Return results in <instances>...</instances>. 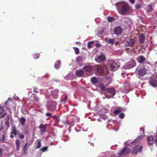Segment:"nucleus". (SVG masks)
Returning a JSON list of instances; mask_svg holds the SVG:
<instances>
[{"mask_svg":"<svg viewBox=\"0 0 157 157\" xmlns=\"http://www.w3.org/2000/svg\"><path fill=\"white\" fill-rule=\"evenodd\" d=\"M121 9L120 10V13L122 15H125L128 14V12L130 10V7L127 3L121 4Z\"/></svg>","mask_w":157,"mask_h":157,"instance_id":"nucleus-1","label":"nucleus"},{"mask_svg":"<svg viewBox=\"0 0 157 157\" xmlns=\"http://www.w3.org/2000/svg\"><path fill=\"white\" fill-rule=\"evenodd\" d=\"M110 70L114 71L118 69L120 66L119 63L118 61L112 60L111 63H110Z\"/></svg>","mask_w":157,"mask_h":157,"instance_id":"nucleus-2","label":"nucleus"},{"mask_svg":"<svg viewBox=\"0 0 157 157\" xmlns=\"http://www.w3.org/2000/svg\"><path fill=\"white\" fill-rule=\"evenodd\" d=\"M136 40L135 38L129 37L126 41V45L127 46L132 47L134 45Z\"/></svg>","mask_w":157,"mask_h":157,"instance_id":"nucleus-3","label":"nucleus"},{"mask_svg":"<svg viewBox=\"0 0 157 157\" xmlns=\"http://www.w3.org/2000/svg\"><path fill=\"white\" fill-rule=\"evenodd\" d=\"M130 152V149L127 147H124L121 149L120 152H118V155L121 156L122 155H126Z\"/></svg>","mask_w":157,"mask_h":157,"instance_id":"nucleus-4","label":"nucleus"},{"mask_svg":"<svg viewBox=\"0 0 157 157\" xmlns=\"http://www.w3.org/2000/svg\"><path fill=\"white\" fill-rule=\"evenodd\" d=\"M56 103L54 101L51 102L48 106V109L51 111H54L56 108Z\"/></svg>","mask_w":157,"mask_h":157,"instance_id":"nucleus-5","label":"nucleus"},{"mask_svg":"<svg viewBox=\"0 0 157 157\" xmlns=\"http://www.w3.org/2000/svg\"><path fill=\"white\" fill-rule=\"evenodd\" d=\"M149 83L153 87H157V78H152L149 80Z\"/></svg>","mask_w":157,"mask_h":157,"instance_id":"nucleus-6","label":"nucleus"},{"mask_svg":"<svg viewBox=\"0 0 157 157\" xmlns=\"http://www.w3.org/2000/svg\"><path fill=\"white\" fill-rule=\"evenodd\" d=\"M122 30L120 27H117L114 29L113 33L116 35H118L122 33Z\"/></svg>","mask_w":157,"mask_h":157,"instance_id":"nucleus-7","label":"nucleus"},{"mask_svg":"<svg viewBox=\"0 0 157 157\" xmlns=\"http://www.w3.org/2000/svg\"><path fill=\"white\" fill-rule=\"evenodd\" d=\"M41 132L44 133L46 132V125L45 124H41L40 126Z\"/></svg>","mask_w":157,"mask_h":157,"instance_id":"nucleus-8","label":"nucleus"},{"mask_svg":"<svg viewBox=\"0 0 157 157\" xmlns=\"http://www.w3.org/2000/svg\"><path fill=\"white\" fill-rule=\"evenodd\" d=\"M138 75L141 76L144 75L146 73V71L145 70L140 69L137 71Z\"/></svg>","mask_w":157,"mask_h":157,"instance_id":"nucleus-9","label":"nucleus"},{"mask_svg":"<svg viewBox=\"0 0 157 157\" xmlns=\"http://www.w3.org/2000/svg\"><path fill=\"white\" fill-rule=\"evenodd\" d=\"M147 141L148 144H152L154 141V137L152 135L149 136L147 138Z\"/></svg>","mask_w":157,"mask_h":157,"instance_id":"nucleus-10","label":"nucleus"},{"mask_svg":"<svg viewBox=\"0 0 157 157\" xmlns=\"http://www.w3.org/2000/svg\"><path fill=\"white\" fill-rule=\"evenodd\" d=\"M75 74L78 77H81L83 75L84 72L82 70L80 69L76 70L75 71Z\"/></svg>","mask_w":157,"mask_h":157,"instance_id":"nucleus-11","label":"nucleus"},{"mask_svg":"<svg viewBox=\"0 0 157 157\" xmlns=\"http://www.w3.org/2000/svg\"><path fill=\"white\" fill-rule=\"evenodd\" d=\"M142 149L143 147L142 146H140V147H139V145H136L135 147V150H136L135 154H136L137 152L141 153Z\"/></svg>","mask_w":157,"mask_h":157,"instance_id":"nucleus-12","label":"nucleus"},{"mask_svg":"<svg viewBox=\"0 0 157 157\" xmlns=\"http://www.w3.org/2000/svg\"><path fill=\"white\" fill-rule=\"evenodd\" d=\"M140 42L141 43H143L145 40V35L144 34H141L139 37Z\"/></svg>","mask_w":157,"mask_h":157,"instance_id":"nucleus-13","label":"nucleus"},{"mask_svg":"<svg viewBox=\"0 0 157 157\" xmlns=\"http://www.w3.org/2000/svg\"><path fill=\"white\" fill-rule=\"evenodd\" d=\"M82 69L86 72H90L92 70L93 67L90 66H85Z\"/></svg>","mask_w":157,"mask_h":157,"instance_id":"nucleus-14","label":"nucleus"},{"mask_svg":"<svg viewBox=\"0 0 157 157\" xmlns=\"http://www.w3.org/2000/svg\"><path fill=\"white\" fill-rule=\"evenodd\" d=\"M137 60L139 63H142L146 60V59L143 56H140L137 58Z\"/></svg>","mask_w":157,"mask_h":157,"instance_id":"nucleus-15","label":"nucleus"},{"mask_svg":"<svg viewBox=\"0 0 157 157\" xmlns=\"http://www.w3.org/2000/svg\"><path fill=\"white\" fill-rule=\"evenodd\" d=\"M91 82L93 85H95L98 82V78L96 77H93L91 78Z\"/></svg>","mask_w":157,"mask_h":157,"instance_id":"nucleus-16","label":"nucleus"},{"mask_svg":"<svg viewBox=\"0 0 157 157\" xmlns=\"http://www.w3.org/2000/svg\"><path fill=\"white\" fill-rule=\"evenodd\" d=\"M107 92L110 93L114 95L115 94V90L113 88H109L106 89Z\"/></svg>","mask_w":157,"mask_h":157,"instance_id":"nucleus-17","label":"nucleus"},{"mask_svg":"<svg viewBox=\"0 0 157 157\" xmlns=\"http://www.w3.org/2000/svg\"><path fill=\"white\" fill-rule=\"evenodd\" d=\"M105 40L107 43L113 45V44L115 40L114 39H111L106 38H105Z\"/></svg>","mask_w":157,"mask_h":157,"instance_id":"nucleus-18","label":"nucleus"},{"mask_svg":"<svg viewBox=\"0 0 157 157\" xmlns=\"http://www.w3.org/2000/svg\"><path fill=\"white\" fill-rule=\"evenodd\" d=\"M41 144L40 141L39 140L36 141L35 143V147L36 149L40 148L41 147Z\"/></svg>","mask_w":157,"mask_h":157,"instance_id":"nucleus-19","label":"nucleus"},{"mask_svg":"<svg viewBox=\"0 0 157 157\" xmlns=\"http://www.w3.org/2000/svg\"><path fill=\"white\" fill-rule=\"evenodd\" d=\"M13 131L10 133L11 134H13L15 136L17 135L18 133L19 132V131L17 130L16 127L15 126H13Z\"/></svg>","mask_w":157,"mask_h":157,"instance_id":"nucleus-20","label":"nucleus"},{"mask_svg":"<svg viewBox=\"0 0 157 157\" xmlns=\"http://www.w3.org/2000/svg\"><path fill=\"white\" fill-rule=\"evenodd\" d=\"M15 143L17 147L16 149L17 150H18L21 144L20 140L19 139H17L15 141Z\"/></svg>","mask_w":157,"mask_h":157,"instance_id":"nucleus-21","label":"nucleus"},{"mask_svg":"<svg viewBox=\"0 0 157 157\" xmlns=\"http://www.w3.org/2000/svg\"><path fill=\"white\" fill-rule=\"evenodd\" d=\"M97 59L101 61H103L105 60L106 57L104 55H102L98 56Z\"/></svg>","mask_w":157,"mask_h":157,"instance_id":"nucleus-22","label":"nucleus"},{"mask_svg":"<svg viewBox=\"0 0 157 157\" xmlns=\"http://www.w3.org/2000/svg\"><path fill=\"white\" fill-rule=\"evenodd\" d=\"M28 145V143L27 142L26 143L24 146L23 147L22 150L23 151V153L24 154H25V155H26L27 154V151L28 149V147H27Z\"/></svg>","mask_w":157,"mask_h":157,"instance_id":"nucleus-23","label":"nucleus"},{"mask_svg":"<svg viewBox=\"0 0 157 157\" xmlns=\"http://www.w3.org/2000/svg\"><path fill=\"white\" fill-rule=\"evenodd\" d=\"M61 62L59 60H57L55 63V67L56 68L58 69L60 66Z\"/></svg>","mask_w":157,"mask_h":157,"instance_id":"nucleus-24","label":"nucleus"},{"mask_svg":"<svg viewBox=\"0 0 157 157\" xmlns=\"http://www.w3.org/2000/svg\"><path fill=\"white\" fill-rule=\"evenodd\" d=\"M98 72L100 74H103L104 73V70L101 67H98L97 69Z\"/></svg>","mask_w":157,"mask_h":157,"instance_id":"nucleus-25","label":"nucleus"},{"mask_svg":"<svg viewBox=\"0 0 157 157\" xmlns=\"http://www.w3.org/2000/svg\"><path fill=\"white\" fill-rule=\"evenodd\" d=\"M52 118L55 120L56 123H58L60 121V119L58 116H55L54 115L52 116Z\"/></svg>","mask_w":157,"mask_h":157,"instance_id":"nucleus-26","label":"nucleus"},{"mask_svg":"<svg viewBox=\"0 0 157 157\" xmlns=\"http://www.w3.org/2000/svg\"><path fill=\"white\" fill-rule=\"evenodd\" d=\"M26 119L25 118L22 117H21L20 120V122L22 125H24L26 122Z\"/></svg>","mask_w":157,"mask_h":157,"instance_id":"nucleus-27","label":"nucleus"},{"mask_svg":"<svg viewBox=\"0 0 157 157\" xmlns=\"http://www.w3.org/2000/svg\"><path fill=\"white\" fill-rule=\"evenodd\" d=\"M99 87L100 88L101 90L103 91L106 90V86L103 84H101L99 85Z\"/></svg>","mask_w":157,"mask_h":157,"instance_id":"nucleus-28","label":"nucleus"},{"mask_svg":"<svg viewBox=\"0 0 157 157\" xmlns=\"http://www.w3.org/2000/svg\"><path fill=\"white\" fill-rule=\"evenodd\" d=\"M153 10L152 5H149L148 6L147 12H150Z\"/></svg>","mask_w":157,"mask_h":157,"instance_id":"nucleus-29","label":"nucleus"},{"mask_svg":"<svg viewBox=\"0 0 157 157\" xmlns=\"http://www.w3.org/2000/svg\"><path fill=\"white\" fill-rule=\"evenodd\" d=\"M121 111L122 110L120 108H119L118 109H115L113 112V113L114 114H118L120 113Z\"/></svg>","mask_w":157,"mask_h":157,"instance_id":"nucleus-30","label":"nucleus"},{"mask_svg":"<svg viewBox=\"0 0 157 157\" xmlns=\"http://www.w3.org/2000/svg\"><path fill=\"white\" fill-rule=\"evenodd\" d=\"M18 137L21 139H23L24 138V135L22 133H20L19 132L18 133Z\"/></svg>","mask_w":157,"mask_h":157,"instance_id":"nucleus-31","label":"nucleus"},{"mask_svg":"<svg viewBox=\"0 0 157 157\" xmlns=\"http://www.w3.org/2000/svg\"><path fill=\"white\" fill-rule=\"evenodd\" d=\"M82 57L81 56H78L76 58V61L78 63L82 61Z\"/></svg>","mask_w":157,"mask_h":157,"instance_id":"nucleus-32","label":"nucleus"},{"mask_svg":"<svg viewBox=\"0 0 157 157\" xmlns=\"http://www.w3.org/2000/svg\"><path fill=\"white\" fill-rule=\"evenodd\" d=\"M7 121L5 123V124L6 126L9 127L10 126V124L9 122V118L8 115L7 116Z\"/></svg>","mask_w":157,"mask_h":157,"instance_id":"nucleus-33","label":"nucleus"},{"mask_svg":"<svg viewBox=\"0 0 157 157\" xmlns=\"http://www.w3.org/2000/svg\"><path fill=\"white\" fill-rule=\"evenodd\" d=\"M115 18L113 17H109L107 18V20L109 22H112L114 21Z\"/></svg>","mask_w":157,"mask_h":157,"instance_id":"nucleus-34","label":"nucleus"},{"mask_svg":"<svg viewBox=\"0 0 157 157\" xmlns=\"http://www.w3.org/2000/svg\"><path fill=\"white\" fill-rule=\"evenodd\" d=\"M94 42L93 41H90L88 42L87 47L90 48H91V46L94 44Z\"/></svg>","mask_w":157,"mask_h":157,"instance_id":"nucleus-35","label":"nucleus"},{"mask_svg":"<svg viewBox=\"0 0 157 157\" xmlns=\"http://www.w3.org/2000/svg\"><path fill=\"white\" fill-rule=\"evenodd\" d=\"M75 53L76 54H78L79 52V49L77 47H73Z\"/></svg>","mask_w":157,"mask_h":157,"instance_id":"nucleus-36","label":"nucleus"},{"mask_svg":"<svg viewBox=\"0 0 157 157\" xmlns=\"http://www.w3.org/2000/svg\"><path fill=\"white\" fill-rule=\"evenodd\" d=\"M40 55L38 53L35 54L33 55V58L35 59H38Z\"/></svg>","mask_w":157,"mask_h":157,"instance_id":"nucleus-37","label":"nucleus"},{"mask_svg":"<svg viewBox=\"0 0 157 157\" xmlns=\"http://www.w3.org/2000/svg\"><path fill=\"white\" fill-rule=\"evenodd\" d=\"M48 147H44L40 149V150L42 152H44L47 151L48 149Z\"/></svg>","mask_w":157,"mask_h":157,"instance_id":"nucleus-38","label":"nucleus"},{"mask_svg":"<svg viewBox=\"0 0 157 157\" xmlns=\"http://www.w3.org/2000/svg\"><path fill=\"white\" fill-rule=\"evenodd\" d=\"M34 96L33 98L36 101H38L39 100V98H38L36 96V95L35 94L33 93L32 94Z\"/></svg>","mask_w":157,"mask_h":157,"instance_id":"nucleus-39","label":"nucleus"},{"mask_svg":"<svg viewBox=\"0 0 157 157\" xmlns=\"http://www.w3.org/2000/svg\"><path fill=\"white\" fill-rule=\"evenodd\" d=\"M141 7V6L139 4H137L136 5L135 7L136 9H139Z\"/></svg>","mask_w":157,"mask_h":157,"instance_id":"nucleus-40","label":"nucleus"},{"mask_svg":"<svg viewBox=\"0 0 157 157\" xmlns=\"http://www.w3.org/2000/svg\"><path fill=\"white\" fill-rule=\"evenodd\" d=\"M33 88V91L34 92L36 93H38L39 92V89L38 88H36L35 87H34Z\"/></svg>","mask_w":157,"mask_h":157,"instance_id":"nucleus-41","label":"nucleus"},{"mask_svg":"<svg viewBox=\"0 0 157 157\" xmlns=\"http://www.w3.org/2000/svg\"><path fill=\"white\" fill-rule=\"evenodd\" d=\"M124 116V113H121L119 115V117L121 119L123 118Z\"/></svg>","mask_w":157,"mask_h":157,"instance_id":"nucleus-42","label":"nucleus"},{"mask_svg":"<svg viewBox=\"0 0 157 157\" xmlns=\"http://www.w3.org/2000/svg\"><path fill=\"white\" fill-rule=\"evenodd\" d=\"M5 135L3 134L2 136V140H1V141L2 143H5Z\"/></svg>","mask_w":157,"mask_h":157,"instance_id":"nucleus-43","label":"nucleus"},{"mask_svg":"<svg viewBox=\"0 0 157 157\" xmlns=\"http://www.w3.org/2000/svg\"><path fill=\"white\" fill-rule=\"evenodd\" d=\"M45 115L46 117H50L52 116V114L48 113H46L45 114Z\"/></svg>","mask_w":157,"mask_h":157,"instance_id":"nucleus-44","label":"nucleus"},{"mask_svg":"<svg viewBox=\"0 0 157 157\" xmlns=\"http://www.w3.org/2000/svg\"><path fill=\"white\" fill-rule=\"evenodd\" d=\"M72 123V121H70L68 120H67L66 122V123L67 124H71Z\"/></svg>","mask_w":157,"mask_h":157,"instance_id":"nucleus-45","label":"nucleus"},{"mask_svg":"<svg viewBox=\"0 0 157 157\" xmlns=\"http://www.w3.org/2000/svg\"><path fill=\"white\" fill-rule=\"evenodd\" d=\"M100 44L98 43L96 44H95V46L96 47H99L100 46Z\"/></svg>","mask_w":157,"mask_h":157,"instance_id":"nucleus-46","label":"nucleus"},{"mask_svg":"<svg viewBox=\"0 0 157 157\" xmlns=\"http://www.w3.org/2000/svg\"><path fill=\"white\" fill-rule=\"evenodd\" d=\"M9 99H10L11 100V99L10 98H8V100L5 101V104H4V105H7V103L8 102V101Z\"/></svg>","mask_w":157,"mask_h":157,"instance_id":"nucleus-47","label":"nucleus"},{"mask_svg":"<svg viewBox=\"0 0 157 157\" xmlns=\"http://www.w3.org/2000/svg\"><path fill=\"white\" fill-rule=\"evenodd\" d=\"M6 114V112H5V113H4V114L0 117L1 118H3Z\"/></svg>","mask_w":157,"mask_h":157,"instance_id":"nucleus-48","label":"nucleus"},{"mask_svg":"<svg viewBox=\"0 0 157 157\" xmlns=\"http://www.w3.org/2000/svg\"><path fill=\"white\" fill-rule=\"evenodd\" d=\"M129 1L132 4H134L135 2V0H129Z\"/></svg>","mask_w":157,"mask_h":157,"instance_id":"nucleus-49","label":"nucleus"},{"mask_svg":"<svg viewBox=\"0 0 157 157\" xmlns=\"http://www.w3.org/2000/svg\"><path fill=\"white\" fill-rule=\"evenodd\" d=\"M138 141V139L136 138V139L134 140L132 142V143H133L134 142H136Z\"/></svg>","mask_w":157,"mask_h":157,"instance_id":"nucleus-50","label":"nucleus"},{"mask_svg":"<svg viewBox=\"0 0 157 157\" xmlns=\"http://www.w3.org/2000/svg\"><path fill=\"white\" fill-rule=\"evenodd\" d=\"M155 145L157 147V138H156V139H155Z\"/></svg>","mask_w":157,"mask_h":157,"instance_id":"nucleus-51","label":"nucleus"},{"mask_svg":"<svg viewBox=\"0 0 157 157\" xmlns=\"http://www.w3.org/2000/svg\"><path fill=\"white\" fill-rule=\"evenodd\" d=\"M0 109H1L2 110V111L3 112L4 111V110L2 108V107H1V106L0 107Z\"/></svg>","mask_w":157,"mask_h":157,"instance_id":"nucleus-52","label":"nucleus"},{"mask_svg":"<svg viewBox=\"0 0 157 157\" xmlns=\"http://www.w3.org/2000/svg\"><path fill=\"white\" fill-rule=\"evenodd\" d=\"M55 91L56 92V97L57 96V94L58 93V91L55 90Z\"/></svg>","mask_w":157,"mask_h":157,"instance_id":"nucleus-53","label":"nucleus"},{"mask_svg":"<svg viewBox=\"0 0 157 157\" xmlns=\"http://www.w3.org/2000/svg\"><path fill=\"white\" fill-rule=\"evenodd\" d=\"M120 4V3H117L116 4V6H117L118 5H119V4Z\"/></svg>","mask_w":157,"mask_h":157,"instance_id":"nucleus-54","label":"nucleus"},{"mask_svg":"<svg viewBox=\"0 0 157 157\" xmlns=\"http://www.w3.org/2000/svg\"><path fill=\"white\" fill-rule=\"evenodd\" d=\"M75 43L76 44H80V43L79 42H76Z\"/></svg>","mask_w":157,"mask_h":157,"instance_id":"nucleus-55","label":"nucleus"},{"mask_svg":"<svg viewBox=\"0 0 157 157\" xmlns=\"http://www.w3.org/2000/svg\"><path fill=\"white\" fill-rule=\"evenodd\" d=\"M10 137L11 138H13L14 137V136L12 135H10Z\"/></svg>","mask_w":157,"mask_h":157,"instance_id":"nucleus-56","label":"nucleus"},{"mask_svg":"<svg viewBox=\"0 0 157 157\" xmlns=\"http://www.w3.org/2000/svg\"><path fill=\"white\" fill-rule=\"evenodd\" d=\"M108 78V77L107 76H106V77H105V78L106 79H107Z\"/></svg>","mask_w":157,"mask_h":157,"instance_id":"nucleus-57","label":"nucleus"},{"mask_svg":"<svg viewBox=\"0 0 157 157\" xmlns=\"http://www.w3.org/2000/svg\"><path fill=\"white\" fill-rule=\"evenodd\" d=\"M95 61H97V59H95Z\"/></svg>","mask_w":157,"mask_h":157,"instance_id":"nucleus-58","label":"nucleus"},{"mask_svg":"<svg viewBox=\"0 0 157 157\" xmlns=\"http://www.w3.org/2000/svg\"><path fill=\"white\" fill-rule=\"evenodd\" d=\"M1 152V148H0V152Z\"/></svg>","mask_w":157,"mask_h":157,"instance_id":"nucleus-59","label":"nucleus"},{"mask_svg":"<svg viewBox=\"0 0 157 157\" xmlns=\"http://www.w3.org/2000/svg\"><path fill=\"white\" fill-rule=\"evenodd\" d=\"M50 144H51V145H52V143H50Z\"/></svg>","mask_w":157,"mask_h":157,"instance_id":"nucleus-60","label":"nucleus"},{"mask_svg":"<svg viewBox=\"0 0 157 157\" xmlns=\"http://www.w3.org/2000/svg\"><path fill=\"white\" fill-rule=\"evenodd\" d=\"M117 157H120V156H117Z\"/></svg>","mask_w":157,"mask_h":157,"instance_id":"nucleus-61","label":"nucleus"},{"mask_svg":"<svg viewBox=\"0 0 157 157\" xmlns=\"http://www.w3.org/2000/svg\"><path fill=\"white\" fill-rule=\"evenodd\" d=\"M26 132H27V133H28V131H26Z\"/></svg>","mask_w":157,"mask_h":157,"instance_id":"nucleus-62","label":"nucleus"},{"mask_svg":"<svg viewBox=\"0 0 157 157\" xmlns=\"http://www.w3.org/2000/svg\"><path fill=\"white\" fill-rule=\"evenodd\" d=\"M156 34H157V30L156 31Z\"/></svg>","mask_w":157,"mask_h":157,"instance_id":"nucleus-63","label":"nucleus"},{"mask_svg":"<svg viewBox=\"0 0 157 157\" xmlns=\"http://www.w3.org/2000/svg\"><path fill=\"white\" fill-rule=\"evenodd\" d=\"M1 130V129H0V130Z\"/></svg>","mask_w":157,"mask_h":157,"instance_id":"nucleus-64","label":"nucleus"}]
</instances>
